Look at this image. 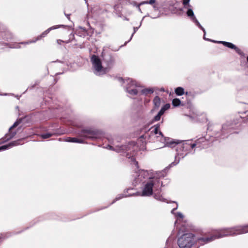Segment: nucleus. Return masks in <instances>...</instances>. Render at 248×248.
<instances>
[{"instance_id": "nucleus-1", "label": "nucleus", "mask_w": 248, "mask_h": 248, "mask_svg": "<svg viewBox=\"0 0 248 248\" xmlns=\"http://www.w3.org/2000/svg\"><path fill=\"white\" fill-rule=\"evenodd\" d=\"M78 135L79 138L68 137L65 139V141L70 142L84 143V140H95L100 139L102 137L103 134L101 131L98 129L88 128L82 129L78 133Z\"/></svg>"}, {"instance_id": "nucleus-2", "label": "nucleus", "mask_w": 248, "mask_h": 248, "mask_svg": "<svg viewBox=\"0 0 248 248\" xmlns=\"http://www.w3.org/2000/svg\"><path fill=\"white\" fill-rule=\"evenodd\" d=\"M163 186V183L157 178H153L147 182L144 186L141 194V196H150L153 194V187L155 189L154 197L157 200H161L162 196L160 194L161 188Z\"/></svg>"}, {"instance_id": "nucleus-3", "label": "nucleus", "mask_w": 248, "mask_h": 248, "mask_svg": "<svg viewBox=\"0 0 248 248\" xmlns=\"http://www.w3.org/2000/svg\"><path fill=\"white\" fill-rule=\"evenodd\" d=\"M248 232V225L236 226L220 230L217 234L214 235V240L224 236L235 235Z\"/></svg>"}, {"instance_id": "nucleus-4", "label": "nucleus", "mask_w": 248, "mask_h": 248, "mask_svg": "<svg viewBox=\"0 0 248 248\" xmlns=\"http://www.w3.org/2000/svg\"><path fill=\"white\" fill-rule=\"evenodd\" d=\"M195 235L192 233H186L178 238L177 244L180 248H190L195 242Z\"/></svg>"}, {"instance_id": "nucleus-5", "label": "nucleus", "mask_w": 248, "mask_h": 248, "mask_svg": "<svg viewBox=\"0 0 248 248\" xmlns=\"http://www.w3.org/2000/svg\"><path fill=\"white\" fill-rule=\"evenodd\" d=\"M91 62L92 63L94 73L97 76L103 75L107 73V68L103 66L101 60L98 56L93 55L91 58Z\"/></svg>"}, {"instance_id": "nucleus-6", "label": "nucleus", "mask_w": 248, "mask_h": 248, "mask_svg": "<svg viewBox=\"0 0 248 248\" xmlns=\"http://www.w3.org/2000/svg\"><path fill=\"white\" fill-rule=\"evenodd\" d=\"M102 61L107 68V73L112 68L115 64V57L108 49H103L101 54Z\"/></svg>"}, {"instance_id": "nucleus-7", "label": "nucleus", "mask_w": 248, "mask_h": 248, "mask_svg": "<svg viewBox=\"0 0 248 248\" xmlns=\"http://www.w3.org/2000/svg\"><path fill=\"white\" fill-rule=\"evenodd\" d=\"M195 147L194 143H192L190 140H185L179 144L177 147V155L179 157L183 158L186 156L187 152Z\"/></svg>"}, {"instance_id": "nucleus-8", "label": "nucleus", "mask_w": 248, "mask_h": 248, "mask_svg": "<svg viewBox=\"0 0 248 248\" xmlns=\"http://www.w3.org/2000/svg\"><path fill=\"white\" fill-rule=\"evenodd\" d=\"M127 86L126 87V92L131 95H137L138 93V91L135 87H139L140 84L136 82L135 80H133L130 78L127 80Z\"/></svg>"}, {"instance_id": "nucleus-9", "label": "nucleus", "mask_w": 248, "mask_h": 248, "mask_svg": "<svg viewBox=\"0 0 248 248\" xmlns=\"http://www.w3.org/2000/svg\"><path fill=\"white\" fill-rule=\"evenodd\" d=\"M21 122V119H19V120H17L16 121L14 124L11 126L9 129V133L5 134L3 140L4 141H8L12 139L14 136L16 134V131H12V129L14 127H16Z\"/></svg>"}, {"instance_id": "nucleus-10", "label": "nucleus", "mask_w": 248, "mask_h": 248, "mask_svg": "<svg viewBox=\"0 0 248 248\" xmlns=\"http://www.w3.org/2000/svg\"><path fill=\"white\" fill-rule=\"evenodd\" d=\"M154 128L151 131V133L155 135V136L157 139V140L160 141V142L166 141L165 137L163 136L162 133L160 131H159V124H156L154 126Z\"/></svg>"}, {"instance_id": "nucleus-11", "label": "nucleus", "mask_w": 248, "mask_h": 248, "mask_svg": "<svg viewBox=\"0 0 248 248\" xmlns=\"http://www.w3.org/2000/svg\"><path fill=\"white\" fill-rule=\"evenodd\" d=\"M209 141L207 140L204 137H201L197 139L194 144L195 147L199 148H207L208 146Z\"/></svg>"}, {"instance_id": "nucleus-12", "label": "nucleus", "mask_w": 248, "mask_h": 248, "mask_svg": "<svg viewBox=\"0 0 248 248\" xmlns=\"http://www.w3.org/2000/svg\"><path fill=\"white\" fill-rule=\"evenodd\" d=\"M165 140L166 141H163L162 142H166L165 143V146H167L169 147L173 148L175 147L176 145H179V142L176 141H174L172 140H170L169 138H168L167 139L165 137Z\"/></svg>"}, {"instance_id": "nucleus-13", "label": "nucleus", "mask_w": 248, "mask_h": 248, "mask_svg": "<svg viewBox=\"0 0 248 248\" xmlns=\"http://www.w3.org/2000/svg\"><path fill=\"white\" fill-rule=\"evenodd\" d=\"M139 179H140V180L141 181L142 180V179H151V178L149 177V173L147 170H142L140 172V174L138 175Z\"/></svg>"}, {"instance_id": "nucleus-14", "label": "nucleus", "mask_w": 248, "mask_h": 248, "mask_svg": "<svg viewBox=\"0 0 248 248\" xmlns=\"http://www.w3.org/2000/svg\"><path fill=\"white\" fill-rule=\"evenodd\" d=\"M61 26H64V25H61L58 26H53L48 29H47L46 31H45L40 36V37H44L51 30H54L59 28Z\"/></svg>"}, {"instance_id": "nucleus-15", "label": "nucleus", "mask_w": 248, "mask_h": 248, "mask_svg": "<svg viewBox=\"0 0 248 248\" xmlns=\"http://www.w3.org/2000/svg\"><path fill=\"white\" fill-rule=\"evenodd\" d=\"M175 93L179 96L182 95L184 94V89L182 87H177L175 89Z\"/></svg>"}, {"instance_id": "nucleus-16", "label": "nucleus", "mask_w": 248, "mask_h": 248, "mask_svg": "<svg viewBox=\"0 0 248 248\" xmlns=\"http://www.w3.org/2000/svg\"><path fill=\"white\" fill-rule=\"evenodd\" d=\"M154 104L156 108H158L160 105L161 100L158 96H156L153 100Z\"/></svg>"}, {"instance_id": "nucleus-17", "label": "nucleus", "mask_w": 248, "mask_h": 248, "mask_svg": "<svg viewBox=\"0 0 248 248\" xmlns=\"http://www.w3.org/2000/svg\"><path fill=\"white\" fill-rule=\"evenodd\" d=\"M220 43H222L226 47H228L229 48H232V49H234L235 47V46L232 44V43L225 42V41H220Z\"/></svg>"}, {"instance_id": "nucleus-18", "label": "nucleus", "mask_w": 248, "mask_h": 248, "mask_svg": "<svg viewBox=\"0 0 248 248\" xmlns=\"http://www.w3.org/2000/svg\"><path fill=\"white\" fill-rule=\"evenodd\" d=\"M186 15L188 16L191 17L192 20L194 19V17H196L194 16V13L191 9H188V10L186 12Z\"/></svg>"}, {"instance_id": "nucleus-19", "label": "nucleus", "mask_w": 248, "mask_h": 248, "mask_svg": "<svg viewBox=\"0 0 248 248\" xmlns=\"http://www.w3.org/2000/svg\"><path fill=\"white\" fill-rule=\"evenodd\" d=\"M153 92L154 90L152 89H145L141 91L142 93L145 95L153 93Z\"/></svg>"}, {"instance_id": "nucleus-20", "label": "nucleus", "mask_w": 248, "mask_h": 248, "mask_svg": "<svg viewBox=\"0 0 248 248\" xmlns=\"http://www.w3.org/2000/svg\"><path fill=\"white\" fill-rule=\"evenodd\" d=\"M181 104V101L178 98H175L172 100V104L174 107H178Z\"/></svg>"}, {"instance_id": "nucleus-21", "label": "nucleus", "mask_w": 248, "mask_h": 248, "mask_svg": "<svg viewBox=\"0 0 248 248\" xmlns=\"http://www.w3.org/2000/svg\"><path fill=\"white\" fill-rule=\"evenodd\" d=\"M22 141L21 140H17L12 141L11 142L9 143L10 147H13L15 146H16L19 144H21V141Z\"/></svg>"}, {"instance_id": "nucleus-22", "label": "nucleus", "mask_w": 248, "mask_h": 248, "mask_svg": "<svg viewBox=\"0 0 248 248\" xmlns=\"http://www.w3.org/2000/svg\"><path fill=\"white\" fill-rule=\"evenodd\" d=\"M234 49L235 50L236 52L238 53L239 55L241 56H244L245 54L244 52L236 46H235Z\"/></svg>"}, {"instance_id": "nucleus-23", "label": "nucleus", "mask_w": 248, "mask_h": 248, "mask_svg": "<svg viewBox=\"0 0 248 248\" xmlns=\"http://www.w3.org/2000/svg\"><path fill=\"white\" fill-rule=\"evenodd\" d=\"M52 134L50 133H46L42 134L41 137L43 139H46L50 138V137L52 136Z\"/></svg>"}, {"instance_id": "nucleus-24", "label": "nucleus", "mask_w": 248, "mask_h": 248, "mask_svg": "<svg viewBox=\"0 0 248 248\" xmlns=\"http://www.w3.org/2000/svg\"><path fill=\"white\" fill-rule=\"evenodd\" d=\"M11 148L10 144L7 145H2L0 147V151L2 150H5Z\"/></svg>"}, {"instance_id": "nucleus-25", "label": "nucleus", "mask_w": 248, "mask_h": 248, "mask_svg": "<svg viewBox=\"0 0 248 248\" xmlns=\"http://www.w3.org/2000/svg\"><path fill=\"white\" fill-rule=\"evenodd\" d=\"M6 33L7 34V36L4 37V39H5L8 40L9 39H11L12 38L13 35L11 32H10L9 31H7L6 32Z\"/></svg>"}, {"instance_id": "nucleus-26", "label": "nucleus", "mask_w": 248, "mask_h": 248, "mask_svg": "<svg viewBox=\"0 0 248 248\" xmlns=\"http://www.w3.org/2000/svg\"><path fill=\"white\" fill-rule=\"evenodd\" d=\"M161 116L162 115L161 114L158 113V114L154 117L153 120V121L156 122L160 120Z\"/></svg>"}, {"instance_id": "nucleus-27", "label": "nucleus", "mask_w": 248, "mask_h": 248, "mask_svg": "<svg viewBox=\"0 0 248 248\" xmlns=\"http://www.w3.org/2000/svg\"><path fill=\"white\" fill-rule=\"evenodd\" d=\"M155 0H150L149 1H143L142 2H141L140 3V4H153L154 3H155Z\"/></svg>"}, {"instance_id": "nucleus-28", "label": "nucleus", "mask_w": 248, "mask_h": 248, "mask_svg": "<svg viewBox=\"0 0 248 248\" xmlns=\"http://www.w3.org/2000/svg\"><path fill=\"white\" fill-rule=\"evenodd\" d=\"M193 21L195 23V24L198 27H201V25L200 24V23H199V22L198 21L196 17L194 18Z\"/></svg>"}, {"instance_id": "nucleus-29", "label": "nucleus", "mask_w": 248, "mask_h": 248, "mask_svg": "<svg viewBox=\"0 0 248 248\" xmlns=\"http://www.w3.org/2000/svg\"><path fill=\"white\" fill-rule=\"evenodd\" d=\"M162 108H163L164 109V110L166 111L170 108V105L168 103L166 104Z\"/></svg>"}, {"instance_id": "nucleus-30", "label": "nucleus", "mask_w": 248, "mask_h": 248, "mask_svg": "<svg viewBox=\"0 0 248 248\" xmlns=\"http://www.w3.org/2000/svg\"><path fill=\"white\" fill-rule=\"evenodd\" d=\"M165 111V110H164V109L163 108H162L160 111L158 112V113L161 115H162L164 113Z\"/></svg>"}, {"instance_id": "nucleus-31", "label": "nucleus", "mask_w": 248, "mask_h": 248, "mask_svg": "<svg viewBox=\"0 0 248 248\" xmlns=\"http://www.w3.org/2000/svg\"><path fill=\"white\" fill-rule=\"evenodd\" d=\"M165 111V110H164V109L163 108H162L160 111L158 112V113L161 115H162L164 113Z\"/></svg>"}, {"instance_id": "nucleus-32", "label": "nucleus", "mask_w": 248, "mask_h": 248, "mask_svg": "<svg viewBox=\"0 0 248 248\" xmlns=\"http://www.w3.org/2000/svg\"><path fill=\"white\" fill-rule=\"evenodd\" d=\"M190 0H183V3L185 6L188 4Z\"/></svg>"}, {"instance_id": "nucleus-33", "label": "nucleus", "mask_w": 248, "mask_h": 248, "mask_svg": "<svg viewBox=\"0 0 248 248\" xmlns=\"http://www.w3.org/2000/svg\"><path fill=\"white\" fill-rule=\"evenodd\" d=\"M138 30V27H134V32L133 33H132V36L131 37V38H132V37L133 36V34L137 31ZM131 38H130L131 39Z\"/></svg>"}, {"instance_id": "nucleus-34", "label": "nucleus", "mask_w": 248, "mask_h": 248, "mask_svg": "<svg viewBox=\"0 0 248 248\" xmlns=\"http://www.w3.org/2000/svg\"><path fill=\"white\" fill-rule=\"evenodd\" d=\"M177 215H178V216L179 217H180V218H183V214H182L181 213H180V212H178V213H177Z\"/></svg>"}, {"instance_id": "nucleus-35", "label": "nucleus", "mask_w": 248, "mask_h": 248, "mask_svg": "<svg viewBox=\"0 0 248 248\" xmlns=\"http://www.w3.org/2000/svg\"><path fill=\"white\" fill-rule=\"evenodd\" d=\"M177 208H178V205L177 204L176 207L175 208H173V209L171 210V213L172 214H174V211H175V210L177 209Z\"/></svg>"}, {"instance_id": "nucleus-36", "label": "nucleus", "mask_w": 248, "mask_h": 248, "mask_svg": "<svg viewBox=\"0 0 248 248\" xmlns=\"http://www.w3.org/2000/svg\"><path fill=\"white\" fill-rule=\"evenodd\" d=\"M62 42H64L62 40H60V39L57 40L58 44L61 45Z\"/></svg>"}, {"instance_id": "nucleus-37", "label": "nucleus", "mask_w": 248, "mask_h": 248, "mask_svg": "<svg viewBox=\"0 0 248 248\" xmlns=\"http://www.w3.org/2000/svg\"><path fill=\"white\" fill-rule=\"evenodd\" d=\"M199 28H200L203 31V32L204 33H205V30L202 26H201V27H199Z\"/></svg>"}, {"instance_id": "nucleus-38", "label": "nucleus", "mask_w": 248, "mask_h": 248, "mask_svg": "<svg viewBox=\"0 0 248 248\" xmlns=\"http://www.w3.org/2000/svg\"><path fill=\"white\" fill-rule=\"evenodd\" d=\"M118 80L121 82H124V79L122 78H119Z\"/></svg>"}, {"instance_id": "nucleus-39", "label": "nucleus", "mask_w": 248, "mask_h": 248, "mask_svg": "<svg viewBox=\"0 0 248 248\" xmlns=\"http://www.w3.org/2000/svg\"><path fill=\"white\" fill-rule=\"evenodd\" d=\"M146 138V135H142L140 137V138Z\"/></svg>"}, {"instance_id": "nucleus-40", "label": "nucleus", "mask_w": 248, "mask_h": 248, "mask_svg": "<svg viewBox=\"0 0 248 248\" xmlns=\"http://www.w3.org/2000/svg\"><path fill=\"white\" fill-rule=\"evenodd\" d=\"M65 15L66 16V17H67L68 19H69L70 14H65Z\"/></svg>"}, {"instance_id": "nucleus-41", "label": "nucleus", "mask_w": 248, "mask_h": 248, "mask_svg": "<svg viewBox=\"0 0 248 248\" xmlns=\"http://www.w3.org/2000/svg\"><path fill=\"white\" fill-rule=\"evenodd\" d=\"M123 197H117L116 198L115 200L117 201V200H120Z\"/></svg>"}, {"instance_id": "nucleus-42", "label": "nucleus", "mask_w": 248, "mask_h": 248, "mask_svg": "<svg viewBox=\"0 0 248 248\" xmlns=\"http://www.w3.org/2000/svg\"><path fill=\"white\" fill-rule=\"evenodd\" d=\"M226 125L224 124L223 126H222V130H224L225 129V128H226Z\"/></svg>"}, {"instance_id": "nucleus-43", "label": "nucleus", "mask_w": 248, "mask_h": 248, "mask_svg": "<svg viewBox=\"0 0 248 248\" xmlns=\"http://www.w3.org/2000/svg\"><path fill=\"white\" fill-rule=\"evenodd\" d=\"M109 148H110V149H111V150H113V147L112 146H109Z\"/></svg>"}, {"instance_id": "nucleus-44", "label": "nucleus", "mask_w": 248, "mask_h": 248, "mask_svg": "<svg viewBox=\"0 0 248 248\" xmlns=\"http://www.w3.org/2000/svg\"><path fill=\"white\" fill-rule=\"evenodd\" d=\"M160 177H164V175H158Z\"/></svg>"}, {"instance_id": "nucleus-45", "label": "nucleus", "mask_w": 248, "mask_h": 248, "mask_svg": "<svg viewBox=\"0 0 248 248\" xmlns=\"http://www.w3.org/2000/svg\"><path fill=\"white\" fill-rule=\"evenodd\" d=\"M122 150H124L125 149L124 146H122Z\"/></svg>"}, {"instance_id": "nucleus-46", "label": "nucleus", "mask_w": 248, "mask_h": 248, "mask_svg": "<svg viewBox=\"0 0 248 248\" xmlns=\"http://www.w3.org/2000/svg\"><path fill=\"white\" fill-rule=\"evenodd\" d=\"M28 43L26 42H22L21 44H27Z\"/></svg>"}, {"instance_id": "nucleus-47", "label": "nucleus", "mask_w": 248, "mask_h": 248, "mask_svg": "<svg viewBox=\"0 0 248 248\" xmlns=\"http://www.w3.org/2000/svg\"><path fill=\"white\" fill-rule=\"evenodd\" d=\"M116 6H117V5H115L114 6V8H116Z\"/></svg>"}, {"instance_id": "nucleus-48", "label": "nucleus", "mask_w": 248, "mask_h": 248, "mask_svg": "<svg viewBox=\"0 0 248 248\" xmlns=\"http://www.w3.org/2000/svg\"><path fill=\"white\" fill-rule=\"evenodd\" d=\"M66 43H68L69 41L65 42Z\"/></svg>"}, {"instance_id": "nucleus-49", "label": "nucleus", "mask_w": 248, "mask_h": 248, "mask_svg": "<svg viewBox=\"0 0 248 248\" xmlns=\"http://www.w3.org/2000/svg\"><path fill=\"white\" fill-rule=\"evenodd\" d=\"M247 61H248V56L247 57Z\"/></svg>"}]
</instances>
